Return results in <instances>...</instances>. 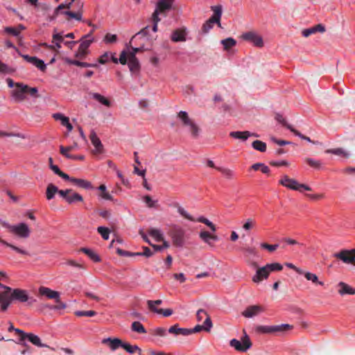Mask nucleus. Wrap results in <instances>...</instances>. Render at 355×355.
<instances>
[{"instance_id":"obj_1","label":"nucleus","mask_w":355,"mask_h":355,"mask_svg":"<svg viewBox=\"0 0 355 355\" xmlns=\"http://www.w3.org/2000/svg\"><path fill=\"white\" fill-rule=\"evenodd\" d=\"M29 300V294L26 290L21 288L12 289L8 286H3V291L0 292L1 309L6 311L11 302L14 300L19 302H26Z\"/></svg>"},{"instance_id":"obj_2","label":"nucleus","mask_w":355,"mask_h":355,"mask_svg":"<svg viewBox=\"0 0 355 355\" xmlns=\"http://www.w3.org/2000/svg\"><path fill=\"white\" fill-rule=\"evenodd\" d=\"M38 293L41 296H44L49 300H54L56 305H46V307L51 310L60 311L64 310L67 307L65 302H62L60 299V293L58 291L52 290L51 288L46 286H40L38 289Z\"/></svg>"},{"instance_id":"obj_3","label":"nucleus","mask_w":355,"mask_h":355,"mask_svg":"<svg viewBox=\"0 0 355 355\" xmlns=\"http://www.w3.org/2000/svg\"><path fill=\"white\" fill-rule=\"evenodd\" d=\"M279 184L288 189L300 193H302L304 191H309L311 190V188L309 185L300 183L296 179L291 178L287 175L281 176Z\"/></svg>"},{"instance_id":"obj_4","label":"nucleus","mask_w":355,"mask_h":355,"mask_svg":"<svg viewBox=\"0 0 355 355\" xmlns=\"http://www.w3.org/2000/svg\"><path fill=\"white\" fill-rule=\"evenodd\" d=\"M178 118L180 120L182 125L189 132L191 137L196 138L199 136L200 129L198 125L189 116L187 112L180 111L178 114Z\"/></svg>"},{"instance_id":"obj_5","label":"nucleus","mask_w":355,"mask_h":355,"mask_svg":"<svg viewBox=\"0 0 355 355\" xmlns=\"http://www.w3.org/2000/svg\"><path fill=\"white\" fill-rule=\"evenodd\" d=\"M173 1L174 0H160L157 2L156 8L152 16L153 21V32L155 33L157 31V25L161 20L159 15L164 14L166 10H170Z\"/></svg>"},{"instance_id":"obj_6","label":"nucleus","mask_w":355,"mask_h":355,"mask_svg":"<svg viewBox=\"0 0 355 355\" xmlns=\"http://www.w3.org/2000/svg\"><path fill=\"white\" fill-rule=\"evenodd\" d=\"M127 53L125 50H123L119 59L115 57V53L112 52H105L101 55L98 59V62L101 64L107 63L110 60H112L114 63L117 64L120 62L121 64H125L127 62Z\"/></svg>"},{"instance_id":"obj_7","label":"nucleus","mask_w":355,"mask_h":355,"mask_svg":"<svg viewBox=\"0 0 355 355\" xmlns=\"http://www.w3.org/2000/svg\"><path fill=\"white\" fill-rule=\"evenodd\" d=\"M76 6L77 8V10L73 12L67 9V10L61 11L60 10L58 15L62 14L65 16L67 20H76V21H82L83 19V9L84 6V3L82 1L77 0L76 1Z\"/></svg>"},{"instance_id":"obj_8","label":"nucleus","mask_w":355,"mask_h":355,"mask_svg":"<svg viewBox=\"0 0 355 355\" xmlns=\"http://www.w3.org/2000/svg\"><path fill=\"white\" fill-rule=\"evenodd\" d=\"M214 15L203 24L202 31L204 33H208L213 27L214 23L218 24L220 26V19L222 15L221 6L212 7Z\"/></svg>"},{"instance_id":"obj_9","label":"nucleus","mask_w":355,"mask_h":355,"mask_svg":"<svg viewBox=\"0 0 355 355\" xmlns=\"http://www.w3.org/2000/svg\"><path fill=\"white\" fill-rule=\"evenodd\" d=\"M230 345L236 351L242 352H246L252 347V343L250 338L245 331L241 340L233 338L230 340Z\"/></svg>"},{"instance_id":"obj_10","label":"nucleus","mask_w":355,"mask_h":355,"mask_svg":"<svg viewBox=\"0 0 355 355\" xmlns=\"http://www.w3.org/2000/svg\"><path fill=\"white\" fill-rule=\"evenodd\" d=\"M31 228L25 223H19L13 225L11 233L13 236L21 239H27L31 235Z\"/></svg>"},{"instance_id":"obj_11","label":"nucleus","mask_w":355,"mask_h":355,"mask_svg":"<svg viewBox=\"0 0 355 355\" xmlns=\"http://www.w3.org/2000/svg\"><path fill=\"white\" fill-rule=\"evenodd\" d=\"M241 37L242 40L252 43L257 47L261 48L263 46L264 43L262 37L256 32L249 31L244 33L241 35Z\"/></svg>"},{"instance_id":"obj_12","label":"nucleus","mask_w":355,"mask_h":355,"mask_svg":"<svg viewBox=\"0 0 355 355\" xmlns=\"http://www.w3.org/2000/svg\"><path fill=\"white\" fill-rule=\"evenodd\" d=\"M27 85L16 83L15 88L11 92V97L16 102H22L26 98Z\"/></svg>"},{"instance_id":"obj_13","label":"nucleus","mask_w":355,"mask_h":355,"mask_svg":"<svg viewBox=\"0 0 355 355\" xmlns=\"http://www.w3.org/2000/svg\"><path fill=\"white\" fill-rule=\"evenodd\" d=\"M336 257L347 264L355 266V249L350 250H342L334 254Z\"/></svg>"},{"instance_id":"obj_14","label":"nucleus","mask_w":355,"mask_h":355,"mask_svg":"<svg viewBox=\"0 0 355 355\" xmlns=\"http://www.w3.org/2000/svg\"><path fill=\"white\" fill-rule=\"evenodd\" d=\"M269 275L270 272L265 265L256 270L255 274L252 277V280L255 284H259L262 281L267 279Z\"/></svg>"},{"instance_id":"obj_15","label":"nucleus","mask_w":355,"mask_h":355,"mask_svg":"<svg viewBox=\"0 0 355 355\" xmlns=\"http://www.w3.org/2000/svg\"><path fill=\"white\" fill-rule=\"evenodd\" d=\"M200 238L210 247H214V243L219 240L218 236L215 232H209L207 231H201L199 234Z\"/></svg>"},{"instance_id":"obj_16","label":"nucleus","mask_w":355,"mask_h":355,"mask_svg":"<svg viewBox=\"0 0 355 355\" xmlns=\"http://www.w3.org/2000/svg\"><path fill=\"white\" fill-rule=\"evenodd\" d=\"M196 317L198 322H201L205 319L203 324H205V331H209L212 327V322L207 311L203 309L198 310L196 313Z\"/></svg>"},{"instance_id":"obj_17","label":"nucleus","mask_w":355,"mask_h":355,"mask_svg":"<svg viewBox=\"0 0 355 355\" xmlns=\"http://www.w3.org/2000/svg\"><path fill=\"white\" fill-rule=\"evenodd\" d=\"M90 140L92 144V145L94 147V149L93 150V153L94 154H101L103 152V146L100 140V139L98 137L96 133L92 130L90 133Z\"/></svg>"},{"instance_id":"obj_18","label":"nucleus","mask_w":355,"mask_h":355,"mask_svg":"<svg viewBox=\"0 0 355 355\" xmlns=\"http://www.w3.org/2000/svg\"><path fill=\"white\" fill-rule=\"evenodd\" d=\"M264 311L263 307L259 305L250 306L243 312V315L248 318H253Z\"/></svg>"},{"instance_id":"obj_19","label":"nucleus","mask_w":355,"mask_h":355,"mask_svg":"<svg viewBox=\"0 0 355 355\" xmlns=\"http://www.w3.org/2000/svg\"><path fill=\"white\" fill-rule=\"evenodd\" d=\"M230 136L242 141H246L250 137H259L257 134L249 131H233L230 133Z\"/></svg>"},{"instance_id":"obj_20","label":"nucleus","mask_w":355,"mask_h":355,"mask_svg":"<svg viewBox=\"0 0 355 355\" xmlns=\"http://www.w3.org/2000/svg\"><path fill=\"white\" fill-rule=\"evenodd\" d=\"M187 30L186 28H181L174 31L171 33V39L173 42H185L187 40Z\"/></svg>"},{"instance_id":"obj_21","label":"nucleus","mask_w":355,"mask_h":355,"mask_svg":"<svg viewBox=\"0 0 355 355\" xmlns=\"http://www.w3.org/2000/svg\"><path fill=\"white\" fill-rule=\"evenodd\" d=\"M123 343L121 340L117 338H107L102 340L103 344H106L112 351H115L119 347H122Z\"/></svg>"},{"instance_id":"obj_22","label":"nucleus","mask_w":355,"mask_h":355,"mask_svg":"<svg viewBox=\"0 0 355 355\" xmlns=\"http://www.w3.org/2000/svg\"><path fill=\"white\" fill-rule=\"evenodd\" d=\"M53 118L56 121H60V123L65 126L67 129L68 133L71 132L73 130V125L69 122V117L64 116L61 113H55L53 114Z\"/></svg>"},{"instance_id":"obj_23","label":"nucleus","mask_w":355,"mask_h":355,"mask_svg":"<svg viewBox=\"0 0 355 355\" xmlns=\"http://www.w3.org/2000/svg\"><path fill=\"white\" fill-rule=\"evenodd\" d=\"M338 293L340 295H355V288H352L347 284L340 282L337 285Z\"/></svg>"},{"instance_id":"obj_24","label":"nucleus","mask_w":355,"mask_h":355,"mask_svg":"<svg viewBox=\"0 0 355 355\" xmlns=\"http://www.w3.org/2000/svg\"><path fill=\"white\" fill-rule=\"evenodd\" d=\"M307 281L311 282L315 286H324V282L320 280L318 275L309 271H304L302 273Z\"/></svg>"},{"instance_id":"obj_25","label":"nucleus","mask_w":355,"mask_h":355,"mask_svg":"<svg viewBox=\"0 0 355 355\" xmlns=\"http://www.w3.org/2000/svg\"><path fill=\"white\" fill-rule=\"evenodd\" d=\"M127 62L130 71L132 73H137L139 71L140 69L139 62L136 58V56L131 55V56H127Z\"/></svg>"},{"instance_id":"obj_26","label":"nucleus","mask_w":355,"mask_h":355,"mask_svg":"<svg viewBox=\"0 0 355 355\" xmlns=\"http://www.w3.org/2000/svg\"><path fill=\"white\" fill-rule=\"evenodd\" d=\"M94 37L92 36V31H91L89 33L84 35L80 40V47L86 50V51H88V48L89 47V46L92 44V42H94Z\"/></svg>"},{"instance_id":"obj_27","label":"nucleus","mask_w":355,"mask_h":355,"mask_svg":"<svg viewBox=\"0 0 355 355\" xmlns=\"http://www.w3.org/2000/svg\"><path fill=\"white\" fill-rule=\"evenodd\" d=\"M71 182L73 184H74L80 188H83L85 189H92V183L89 181L85 180V179L73 178L71 180Z\"/></svg>"},{"instance_id":"obj_28","label":"nucleus","mask_w":355,"mask_h":355,"mask_svg":"<svg viewBox=\"0 0 355 355\" xmlns=\"http://www.w3.org/2000/svg\"><path fill=\"white\" fill-rule=\"evenodd\" d=\"M325 31V27L322 24H318L310 28L305 29L302 31V35L305 37L315 33L317 32L324 33Z\"/></svg>"},{"instance_id":"obj_29","label":"nucleus","mask_w":355,"mask_h":355,"mask_svg":"<svg viewBox=\"0 0 355 355\" xmlns=\"http://www.w3.org/2000/svg\"><path fill=\"white\" fill-rule=\"evenodd\" d=\"M216 169L222 174V175L227 180H231L235 177V172L227 167H217Z\"/></svg>"},{"instance_id":"obj_30","label":"nucleus","mask_w":355,"mask_h":355,"mask_svg":"<svg viewBox=\"0 0 355 355\" xmlns=\"http://www.w3.org/2000/svg\"><path fill=\"white\" fill-rule=\"evenodd\" d=\"M83 198L81 195L71 189V192L69 193L66 202L69 204H73L77 202H83Z\"/></svg>"},{"instance_id":"obj_31","label":"nucleus","mask_w":355,"mask_h":355,"mask_svg":"<svg viewBox=\"0 0 355 355\" xmlns=\"http://www.w3.org/2000/svg\"><path fill=\"white\" fill-rule=\"evenodd\" d=\"M257 225L256 220L252 218H246L242 225V229L246 232L253 230Z\"/></svg>"},{"instance_id":"obj_32","label":"nucleus","mask_w":355,"mask_h":355,"mask_svg":"<svg viewBox=\"0 0 355 355\" xmlns=\"http://www.w3.org/2000/svg\"><path fill=\"white\" fill-rule=\"evenodd\" d=\"M168 332L171 334H174L175 335L182 334L184 336H187L191 334V331L189 329H184L180 328L177 325H173L168 329Z\"/></svg>"},{"instance_id":"obj_33","label":"nucleus","mask_w":355,"mask_h":355,"mask_svg":"<svg viewBox=\"0 0 355 355\" xmlns=\"http://www.w3.org/2000/svg\"><path fill=\"white\" fill-rule=\"evenodd\" d=\"M148 232V234L152 236L155 241L159 242L163 241L164 236L161 230L150 228Z\"/></svg>"},{"instance_id":"obj_34","label":"nucleus","mask_w":355,"mask_h":355,"mask_svg":"<svg viewBox=\"0 0 355 355\" xmlns=\"http://www.w3.org/2000/svg\"><path fill=\"white\" fill-rule=\"evenodd\" d=\"M78 145L75 144L73 146L64 147L63 146H60V153L64 157L70 159H76V156L72 155L69 153V151L72 150L73 148H76Z\"/></svg>"},{"instance_id":"obj_35","label":"nucleus","mask_w":355,"mask_h":355,"mask_svg":"<svg viewBox=\"0 0 355 355\" xmlns=\"http://www.w3.org/2000/svg\"><path fill=\"white\" fill-rule=\"evenodd\" d=\"M58 188L53 184H49L46 187V199L50 200L55 197V195L58 193Z\"/></svg>"},{"instance_id":"obj_36","label":"nucleus","mask_w":355,"mask_h":355,"mask_svg":"<svg viewBox=\"0 0 355 355\" xmlns=\"http://www.w3.org/2000/svg\"><path fill=\"white\" fill-rule=\"evenodd\" d=\"M122 348L129 354L138 352L139 355H141V349L137 345H132L128 343H123Z\"/></svg>"},{"instance_id":"obj_37","label":"nucleus","mask_w":355,"mask_h":355,"mask_svg":"<svg viewBox=\"0 0 355 355\" xmlns=\"http://www.w3.org/2000/svg\"><path fill=\"white\" fill-rule=\"evenodd\" d=\"M26 339H28L31 343H33V345H35L37 347H47V345L42 343L41 340L38 336L35 335L33 334H28L26 336Z\"/></svg>"},{"instance_id":"obj_38","label":"nucleus","mask_w":355,"mask_h":355,"mask_svg":"<svg viewBox=\"0 0 355 355\" xmlns=\"http://www.w3.org/2000/svg\"><path fill=\"white\" fill-rule=\"evenodd\" d=\"M142 200L148 208H157L158 207V200L153 199L150 196L146 195L142 197Z\"/></svg>"},{"instance_id":"obj_39","label":"nucleus","mask_w":355,"mask_h":355,"mask_svg":"<svg viewBox=\"0 0 355 355\" xmlns=\"http://www.w3.org/2000/svg\"><path fill=\"white\" fill-rule=\"evenodd\" d=\"M326 153L336 155L346 158L350 156V153L343 148L329 149L327 150Z\"/></svg>"},{"instance_id":"obj_40","label":"nucleus","mask_w":355,"mask_h":355,"mask_svg":"<svg viewBox=\"0 0 355 355\" xmlns=\"http://www.w3.org/2000/svg\"><path fill=\"white\" fill-rule=\"evenodd\" d=\"M92 97L94 99H95L96 101H97L98 102H99L100 103H101L107 107H109L110 105V101L107 98H106L105 96H103V95H101L98 93L92 94Z\"/></svg>"},{"instance_id":"obj_41","label":"nucleus","mask_w":355,"mask_h":355,"mask_svg":"<svg viewBox=\"0 0 355 355\" xmlns=\"http://www.w3.org/2000/svg\"><path fill=\"white\" fill-rule=\"evenodd\" d=\"M81 251L86 254L93 261L99 262L101 261L100 257L92 250L83 248Z\"/></svg>"},{"instance_id":"obj_42","label":"nucleus","mask_w":355,"mask_h":355,"mask_svg":"<svg viewBox=\"0 0 355 355\" xmlns=\"http://www.w3.org/2000/svg\"><path fill=\"white\" fill-rule=\"evenodd\" d=\"M221 44L223 46L224 50L230 51L231 48L234 46L236 44V40L232 37L223 40Z\"/></svg>"},{"instance_id":"obj_43","label":"nucleus","mask_w":355,"mask_h":355,"mask_svg":"<svg viewBox=\"0 0 355 355\" xmlns=\"http://www.w3.org/2000/svg\"><path fill=\"white\" fill-rule=\"evenodd\" d=\"M76 0H66L64 3H60L55 10V15H58V13L60 10L63 9H70L73 3H74Z\"/></svg>"},{"instance_id":"obj_44","label":"nucleus","mask_w":355,"mask_h":355,"mask_svg":"<svg viewBox=\"0 0 355 355\" xmlns=\"http://www.w3.org/2000/svg\"><path fill=\"white\" fill-rule=\"evenodd\" d=\"M251 168L254 170H260L263 173L268 174L270 173V168L268 166L263 163H256L252 165Z\"/></svg>"},{"instance_id":"obj_45","label":"nucleus","mask_w":355,"mask_h":355,"mask_svg":"<svg viewBox=\"0 0 355 355\" xmlns=\"http://www.w3.org/2000/svg\"><path fill=\"white\" fill-rule=\"evenodd\" d=\"M306 163H307L311 167L315 168V169H320L322 166V163L321 161L315 159L313 158H306L304 159Z\"/></svg>"},{"instance_id":"obj_46","label":"nucleus","mask_w":355,"mask_h":355,"mask_svg":"<svg viewBox=\"0 0 355 355\" xmlns=\"http://www.w3.org/2000/svg\"><path fill=\"white\" fill-rule=\"evenodd\" d=\"M2 245H5V246H7V247H9L10 248H11L12 250H15V252L19 253V254H24V255H28V252L27 250H24V249H21V248H19L14 245H12L9 243H8L7 241L3 240L1 243Z\"/></svg>"},{"instance_id":"obj_47","label":"nucleus","mask_w":355,"mask_h":355,"mask_svg":"<svg viewBox=\"0 0 355 355\" xmlns=\"http://www.w3.org/2000/svg\"><path fill=\"white\" fill-rule=\"evenodd\" d=\"M252 146L254 149L260 151V152H265L266 150V143L260 141V140H256L252 142Z\"/></svg>"},{"instance_id":"obj_48","label":"nucleus","mask_w":355,"mask_h":355,"mask_svg":"<svg viewBox=\"0 0 355 355\" xmlns=\"http://www.w3.org/2000/svg\"><path fill=\"white\" fill-rule=\"evenodd\" d=\"M132 330L140 334H145L146 332L143 324L139 321H135L132 322Z\"/></svg>"},{"instance_id":"obj_49","label":"nucleus","mask_w":355,"mask_h":355,"mask_svg":"<svg viewBox=\"0 0 355 355\" xmlns=\"http://www.w3.org/2000/svg\"><path fill=\"white\" fill-rule=\"evenodd\" d=\"M177 210H178V212L182 216H183L184 218L191 220V221H194V218H193V216L187 211L184 209V208H183L182 206H180L179 205H177Z\"/></svg>"},{"instance_id":"obj_50","label":"nucleus","mask_w":355,"mask_h":355,"mask_svg":"<svg viewBox=\"0 0 355 355\" xmlns=\"http://www.w3.org/2000/svg\"><path fill=\"white\" fill-rule=\"evenodd\" d=\"M162 303V301L161 300H155V301H153V300H148L147 302V304H148V308L153 312L156 313H158V314H160L161 313V311H159V309L157 308H154V305H159Z\"/></svg>"},{"instance_id":"obj_51","label":"nucleus","mask_w":355,"mask_h":355,"mask_svg":"<svg viewBox=\"0 0 355 355\" xmlns=\"http://www.w3.org/2000/svg\"><path fill=\"white\" fill-rule=\"evenodd\" d=\"M197 220L198 222L205 224L207 226H208L210 228V230L213 232H215L216 231V227L215 225L211 221H210L209 219H207L203 216H201V217H199L197 219Z\"/></svg>"},{"instance_id":"obj_52","label":"nucleus","mask_w":355,"mask_h":355,"mask_svg":"<svg viewBox=\"0 0 355 355\" xmlns=\"http://www.w3.org/2000/svg\"><path fill=\"white\" fill-rule=\"evenodd\" d=\"M273 332H283L292 329V327L288 324H282L279 325L272 326Z\"/></svg>"},{"instance_id":"obj_53","label":"nucleus","mask_w":355,"mask_h":355,"mask_svg":"<svg viewBox=\"0 0 355 355\" xmlns=\"http://www.w3.org/2000/svg\"><path fill=\"white\" fill-rule=\"evenodd\" d=\"M266 266L267 267L270 273L273 271H280L283 269L282 265L276 262L267 263Z\"/></svg>"},{"instance_id":"obj_54","label":"nucleus","mask_w":355,"mask_h":355,"mask_svg":"<svg viewBox=\"0 0 355 355\" xmlns=\"http://www.w3.org/2000/svg\"><path fill=\"white\" fill-rule=\"evenodd\" d=\"M98 232L101 235L102 238L105 240H108L110 238V231L108 228L101 226L97 229Z\"/></svg>"},{"instance_id":"obj_55","label":"nucleus","mask_w":355,"mask_h":355,"mask_svg":"<svg viewBox=\"0 0 355 355\" xmlns=\"http://www.w3.org/2000/svg\"><path fill=\"white\" fill-rule=\"evenodd\" d=\"M98 190L102 192L101 194V198L105 200H111V195L107 191L106 187L104 184H101L98 187Z\"/></svg>"},{"instance_id":"obj_56","label":"nucleus","mask_w":355,"mask_h":355,"mask_svg":"<svg viewBox=\"0 0 355 355\" xmlns=\"http://www.w3.org/2000/svg\"><path fill=\"white\" fill-rule=\"evenodd\" d=\"M41 45L55 52H58V50L61 48V43L57 42H52V44L44 43Z\"/></svg>"},{"instance_id":"obj_57","label":"nucleus","mask_w":355,"mask_h":355,"mask_svg":"<svg viewBox=\"0 0 355 355\" xmlns=\"http://www.w3.org/2000/svg\"><path fill=\"white\" fill-rule=\"evenodd\" d=\"M31 64L42 71H44L46 69V64H44V61L38 59L36 57L34 58V60Z\"/></svg>"},{"instance_id":"obj_58","label":"nucleus","mask_w":355,"mask_h":355,"mask_svg":"<svg viewBox=\"0 0 355 355\" xmlns=\"http://www.w3.org/2000/svg\"><path fill=\"white\" fill-rule=\"evenodd\" d=\"M31 64L42 71H44L46 69V64H44V61L38 59L36 57L34 58V60Z\"/></svg>"},{"instance_id":"obj_59","label":"nucleus","mask_w":355,"mask_h":355,"mask_svg":"<svg viewBox=\"0 0 355 355\" xmlns=\"http://www.w3.org/2000/svg\"><path fill=\"white\" fill-rule=\"evenodd\" d=\"M0 137H21L19 133L0 130Z\"/></svg>"},{"instance_id":"obj_60","label":"nucleus","mask_w":355,"mask_h":355,"mask_svg":"<svg viewBox=\"0 0 355 355\" xmlns=\"http://www.w3.org/2000/svg\"><path fill=\"white\" fill-rule=\"evenodd\" d=\"M257 331L262 334L273 333L272 326H259L257 327Z\"/></svg>"},{"instance_id":"obj_61","label":"nucleus","mask_w":355,"mask_h":355,"mask_svg":"<svg viewBox=\"0 0 355 355\" xmlns=\"http://www.w3.org/2000/svg\"><path fill=\"white\" fill-rule=\"evenodd\" d=\"M75 314L77 316H87V317H92L94 316L96 313L94 311H77L75 312Z\"/></svg>"},{"instance_id":"obj_62","label":"nucleus","mask_w":355,"mask_h":355,"mask_svg":"<svg viewBox=\"0 0 355 355\" xmlns=\"http://www.w3.org/2000/svg\"><path fill=\"white\" fill-rule=\"evenodd\" d=\"M117 36L115 34L107 33L104 37V41L106 43H114L116 42Z\"/></svg>"},{"instance_id":"obj_63","label":"nucleus","mask_w":355,"mask_h":355,"mask_svg":"<svg viewBox=\"0 0 355 355\" xmlns=\"http://www.w3.org/2000/svg\"><path fill=\"white\" fill-rule=\"evenodd\" d=\"M306 196L311 200L313 201L320 200L324 198V194L323 193H311L307 194Z\"/></svg>"},{"instance_id":"obj_64","label":"nucleus","mask_w":355,"mask_h":355,"mask_svg":"<svg viewBox=\"0 0 355 355\" xmlns=\"http://www.w3.org/2000/svg\"><path fill=\"white\" fill-rule=\"evenodd\" d=\"M260 246H261V248H262L263 249H266V250H269L270 252H273L277 249V248L279 247V245L278 244L270 245V244H268L266 243H262L260 244Z\"/></svg>"}]
</instances>
